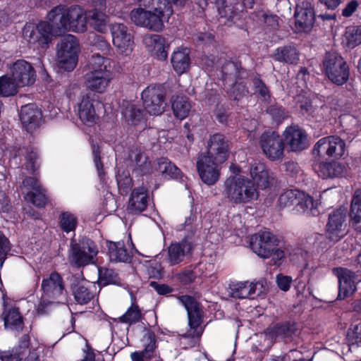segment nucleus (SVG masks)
Masks as SVG:
<instances>
[{"label":"nucleus","instance_id":"f257e3e1","mask_svg":"<svg viewBox=\"0 0 361 361\" xmlns=\"http://www.w3.org/2000/svg\"><path fill=\"white\" fill-rule=\"evenodd\" d=\"M251 179L243 176H231L224 183L223 195L232 204H245L259 197L257 188L264 190L269 187L273 178L266 166L254 161L250 165Z\"/></svg>","mask_w":361,"mask_h":361},{"label":"nucleus","instance_id":"f03ea898","mask_svg":"<svg viewBox=\"0 0 361 361\" xmlns=\"http://www.w3.org/2000/svg\"><path fill=\"white\" fill-rule=\"evenodd\" d=\"M55 37L66 32H82L86 30V17L84 10L79 6L69 8L59 5L54 7L47 16Z\"/></svg>","mask_w":361,"mask_h":361},{"label":"nucleus","instance_id":"7ed1b4c3","mask_svg":"<svg viewBox=\"0 0 361 361\" xmlns=\"http://www.w3.org/2000/svg\"><path fill=\"white\" fill-rule=\"evenodd\" d=\"M152 10L137 8L131 11V20L138 26L160 32L163 30L164 22L168 20L173 13L171 1H163L161 5L150 6Z\"/></svg>","mask_w":361,"mask_h":361},{"label":"nucleus","instance_id":"20e7f679","mask_svg":"<svg viewBox=\"0 0 361 361\" xmlns=\"http://www.w3.org/2000/svg\"><path fill=\"white\" fill-rule=\"evenodd\" d=\"M89 69L85 75L86 87L95 92H104L113 79L111 60L95 54L89 61Z\"/></svg>","mask_w":361,"mask_h":361},{"label":"nucleus","instance_id":"39448f33","mask_svg":"<svg viewBox=\"0 0 361 361\" xmlns=\"http://www.w3.org/2000/svg\"><path fill=\"white\" fill-rule=\"evenodd\" d=\"M324 71L334 84L342 85L349 78V68L344 59L337 53H327L323 60Z\"/></svg>","mask_w":361,"mask_h":361},{"label":"nucleus","instance_id":"423d86ee","mask_svg":"<svg viewBox=\"0 0 361 361\" xmlns=\"http://www.w3.org/2000/svg\"><path fill=\"white\" fill-rule=\"evenodd\" d=\"M79 42L72 35H67L61 38L57 45V57L59 65L66 71H73L78 63Z\"/></svg>","mask_w":361,"mask_h":361},{"label":"nucleus","instance_id":"0eeeda50","mask_svg":"<svg viewBox=\"0 0 361 361\" xmlns=\"http://www.w3.org/2000/svg\"><path fill=\"white\" fill-rule=\"evenodd\" d=\"M97 252L96 245L90 239L83 238L78 243L72 240L69 254L70 262L78 267L94 263Z\"/></svg>","mask_w":361,"mask_h":361},{"label":"nucleus","instance_id":"6e6552de","mask_svg":"<svg viewBox=\"0 0 361 361\" xmlns=\"http://www.w3.org/2000/svg\"><path fill=\"white\" fill-rule=\"evenodd\" d=\"M346 151L345 141L336 135L322 137L314 145V154L319 158L338 159L342 157Z\"/></svg>","mask_w":361,"mask_h":361},{"label":"nucleus","instance_id":"1a4fd4ad","mask_svg":"<svg viewBox=\"0 0 361 361\" xmlns=\"http://www.w3.org/2000/svg\"><path fill=\"white\" fill-rule=\"evenodd\" d=\"M222 164L207 154H198L196 167L201 180L209 186L217 183L221 176Z\"/></svg>","mask_w":361,"mask_h":361},{"label":"nucleus","instance_id":"9d476101","mask_svg":"<svg viewBox=\"0 0 361 361\" xmlns=\"http://www.w3.org/2000/svg\"><path fill=\"white\" fill-rule=\"evenodd\" d=\"M112 42L119 54L128 56L133 49V36L127 25L114 23L109 26Z\"/></svg>","mask_w":361,"mask_h":361},{"label":"nucleus","instance_id":"9b49d317","mask_svg":"<svg viewBox=\"0 0 361 361\" xmlns=\"http://www.w3.org/2000/svg\"><path fill=\"white\" fill-rule=\"evenodd\" d=\"M180 302L184 305L188 312V324L192 331L188 336L200 338L202 330L200 324L202 322V311L200 305L192 297L183 295L178 297Z\"/></svg>","mask_w":361,"mask_h":361},{"label":"nucleus","instance_id":"f8f14e48","mask_svg":"<svg viewBox=\"0 0 361 361\" xmlns=\"http://www.w3.org/2000/svg\"><path fill=\"white\" fill-rule=\"evenodd\" d=\"M250 246L259 257L269 258L275 246H279V240L269 231H259L250 237Z\"/></svg>","mask_w":361,"mask_h":361},{"label":"nucleus","instance_id":"ddd939ff","mask_svg":"<svg viewBox=\"0 0 361 361\" xmlns=\"http://www.w3.org/2000/svg\"><path fill=\"white\" fill-rule=\"evenodd\" d=\"M259 144L263 153L270 160L276 161L283 158L284 143L275 131L264 132L260 137Z\"/></svg>","mask_w":361,"mask_h":361},{"label":"nucleus","instance_id":"4468645a","mask_svg":"<svg viewBox=\"0 0 361 361\" xmlns=\"http://www.w3.org/2000/svg\"><path fill=\"white\" fill-rule=\"evenodd\" d=\"M346 214L344 209H338L329 214L326 225V235L331 241L338 242L346 234Z\"/></svg>","mask_w":361,"mask_h":361},{"label":"nucleus","instance_id":"2eb2a0df","mask_svg":"<svg viewBox=\"0 0 361 361\" xmlns=\"http://www.w3.org/2000/svg\"><path fill=\"white\" fill-rule=\"evenodd\" d=\"M145 111L150 115H161L165 109L166 102L162 91L156 87H147L142 92Z\"/></svg>","mask_w":361,"mask_h":361},{"label":"nucleus","instance_id":"dca6fc26","mask_svg":"<svg viewBox=\"0 0 361 361\" xmlns=\"http://www.w3.org/2000/svg\"><path fill=\"white\" fill-rule=\"evenodd\" d=\"M207 151L201 154H207L219 162H225L229 153L228 141L224 135L216 133L209 137L206 144Z\"/></svg>","mask_w":361,"mask_h":361},{"label":"nucleus","instance_id":"f3484780","mask_svg":"<svg viewBox=\"0 0 361 361\" xmlns=\"http://www.w3.org/2000/svg\"><path fill=\"white\" fill-rule=\"evenodd\" d=\"M9 74L21 87L32 85L36 79L34 68L30 63L23 59L17 60L11 66Z\"/></svg>","mask_w":361,"mask_h":361},{"label":"nucleus","instance_id":"a211bd4d","mask_svg":"<svg viewBox=\"0 0 361 361\" xmlns=\"http://www.w3.org/2000/svg\"><path fill=\"white\" fill-rule=\"evenodd\" d=\"M193 249L194 244L189 238L171 243L167 248L166 261L171 266L177 265L190 257Z\"/></svg>","mask_w":361,"mask_h":361},{"label":"nucleus","instance_id":"6ab92c4d","mask_svg":"<svg viewBox=\"0 0 361 361\" xmlns=\"http://www.w3.org/2000/svg\"><path fill=\"white\" fill-rule=\"evenodd\" d=\"M295 27L300 32H309L312 28L315 13L313 4L309 1H303L297 5L294 15Z\"/></svg>","mask_w":361,"mask_h":361},{"label":"nucleus","instance_id":"aec40b11","mask_svg":"<svg viewBox=\"0 0 361 361\" xmlns=\"http://www.w3.org/2000/svg\"><path fill=\"white\" fill-rule=\"evenodd\" d=\"M334 274L338 280V298L343 300L353 295L356 290L357 276L350 270L338 267L333 270Z\"/></svg>","mask_w":361,"mask_h":361},{"label":"nucleus","instance_id":"412c9836","mask_svg":"<svg viewBox=\"0 0 361 361\" xmlns=\"http://www.w3.org/2000/svg\"><path fill=\"white\" fill-rule=\"evenodd\" d=\"M122 115L125 121L130 126L144 128L146 126V117L140 106L130 101H123Z\"/></svg>","mask_w":361,"mask_h":361},{"label":"nucleus","instance_id":"4be33fe9","mask_svg":"<svg viewBox=\"0 0 361 361\" xmlns=\"http://www.w3.org/2000/svg\"><path fill=\"white\" fill-rule=\"evenodd\" d=\"M29 33L28 40L30 43H38L39 46L44 47L47 46L55 35L53 32V27L49 21H41L31 30L26 28L25 33Z\"/></svg>","mask_w":361,"mask_h":361},{"label":"nucleus","instance_id":"5701e85b","mask_svg":"<svg viewBox=\"0 0 361 361\" xmlns=\"http://www.w3.org/2000/svg\"><path fill=\"white\" fill-rule=\"evenodd\" d=\"M42 290L47 298L56 299L62 295L64 283L62 277L56 272L51 273L42 282Z\"/></svg>","mask_w":361,"mask_h":361},{"label":"nucleus","instance_id":"b1692460","mask_svg":"<svg viewBox=\"0 0 361 361\" xmlns=\"http://www.w3.org/2000/svg\"><path fill=\"white\" fill-rule=\"evenodd\" d=\"M284 139L292 151H300L307 146V135L298 126H289L284 131Z\"/></svg>","mask_w":361,"mask_h":361},{"label":"nucleus","instance_id":"393cba45","mask_svg":"<svg viewBox=\"0 0 361 361\" xmlns=\"http://www.w3.org/2000/svg\"><path fill=\"white\" fill-rule=\"evenodd\" d=\"M143 43L158 59L165 60L167 58L168 46L162 36L157 34L146 35L143 37Z\"/></svg>","mask_w":361,"mask_h":361},{"label":"nucleus","instance_id":"a878e982","mask_svg":"<svg viewBox=\"0 0 361 361\" xmlns=\"http://www.w3.org/2000/svg\"><path fill=\"white\" fill-rule=\"evenodd\" d=\"M77 114L80 121L85 124L91 126L96 122L97 116L94 99L90 94H85L81 97L78 103Z\"/></svg>","mask_w":361,"mask_h":361},{"label":"nucleus","instance_id":"bb28decb","mask_svg":"<svg viewBox=\"0 0 361 361\" xmlns=\"http://www.w3.org/2000/svg\"><path fill=\"white\" fill-rule=\"evenodd\" d=\"M20 121L27 132L33 131L42 123V113L33 104H27L20 109Z\"/></svg>","mask_w":361,"mask_h":361},{"label":"nucleus","instance_id":"cd10ccee","mask_svg":"<svg viewBox=\"0 0 361 361\" xmlns=\"http://www.w3.org/2000/svg\"><path fill=\"white\" fill-rule=\"evenodd\" d=\"M144 350L135 351L130 354L132 361H144L149 360L154 355L156 345V336L154 332L147 330L142 339Z\"/></svg>","mask_w":361,"mask_h":361},{"label":"nucleus","instance_id":"c85d7f7f","mask_svg":"<svg viewBox=\"0 0 361 361\" xmlns=\"http://www.w3.org/2000/svg\"><path fill=\"white\" fill-rule=\"evenodd\" d=\"M149 197L145 187L135 188L128 202V211L136 214L144 211L148 204Z\"/></svg>","mask_w":361,"mask_h":361},{"label":"nucleus","instance_id":"c756f323","mask_svg":"<svg viewBox=\"0 0 361 361\" xmlns=\"http://www.w3.org/2000/svg\"><path fill=\"white\" fill-rule=\"evenodd\" d=\"M220 18H225L228 26L235 24L240 19V12L235 8L231 0H216Z\"/></svg>","mask_w":361,"mask_h":361},{"label":"nucleus","instance_id":"7c9ffc66","mask_svg":"<svg viewBox=\"0 0 361 361\" xmlns=\"http://www.w3.org/2000/svg\"><path fill=\"white\" fill-rule=\"evenodd\" d=\"M171 62L178 74L185 73L190 66V50L188 48H178L173 51Z\"/></svg>","mask_w":361,"mask_h":361},{"label":"nucleus","instance_id":"2f4dec72","mask_svg":"<svg viewBox=\"0 0 361 361\" xmlns=\"http://www.w3.org/2000/svg\"><path fill=\"white\" fill-rule=\"evenodd\" d=\"M5 329L11 331H18L23 329V322L18 308L12 307L4 312Z\"/></svg>","mask_w":361,"mask_h":361},{"label":"nucleus","instance_id":"473e14b6","mask_svg":"<svg viewBox=\"0 0 361 361\" xmlns=\"http://www.w3.org/2000/svg\"><path fill=\"white\" fill-rule=\"evenodd\" d=\"M345 171V167L337 162H322L318 166L317 173L323 178H333L341 176Z\"/></svg>","mask_w":361,"mask_h":361},{"label":"nucleus","instance_id":"72a5a7b5","mask_svg":"<svg viewBox=\"0 0 361 361\" xmlns=\"http://www.w3.org/2000/svg\"><path fill=\"white\" fill-rule=\"evenodd\" d=\"M144 318L142 311L137 304L135 299L132 296L131 305L127 309L126 312L119 317L117 320L118 322L133 325L140 322Z\"/></svg>","mask_w":361,"mask_h":361},{"label":"nucleus","instance_id":"f704fd0d","mask_svg":"<svg viewBox=\"0 0 361 361\" xmlns=\"http://www.w3.org/2000/svg\"><path fill=\"white\" fill-rule=\"evenodd\" d=\"M85 17L94 30L101 33L106 32L109 17L104 13L94 9L89 11L87 16H85Z\"/></svg>","mask_w":361,"mask_h":361},{"label":"nucleus","instance_id":"c9c22d12","mask_svg":"<svg viewBox=\"0 0 361 361\" xmlns=\"http://www.w3.org/2000/svg\"><path fill=\"white\" fill-rule=\"evenodd\" d=\"M299 51L295 47L283 46L277 48L274 54L276 61L290 64L297 63L299 60Z\"/></svg>","mask_w":361,"mask_h":361},{"label":"nucleus","instance_id":"e433bc0d","mask_svg":"<svg viewBox=\"0 0 361 361\" xmlns=\"http://www.w3.org/2000/svg\"><path fill=\"white\" fill-rule=\"evenodd\" d=\"M171 108L174 116L180 120L185 118L191 110V104L185 96L173 97Z\"/></svg>","mask_w":361,"mask_h":361},{"label":"nucleus","instance_id":"4c0bfd02","mask_svg":"<svg viewBox=\"0 0 361 361\" xmlns=\"http://www.w3.org/2000/svg\"><path fill=\"white\" fill-rule=\"evenodd\" d=\"M110 260L114 262H127L130 259V255L126 250L123 242H111L109 245Z\"/></svg>","mask_w":361,"mask_h":361},{"label":"nucleus","instance_id":"58836bf2","mask_svg":"<svg viewBox=\"0 0 361 361\" xmlns=\"http://www.w3.org/2000/svg\"><path fill=\"white\" fill-rule=\"evenodd\" d=\"M129 159L135 165L136 170L145 173L150 169V161L146 154L139 149H132L129 153Z\"/></svg>","mask_w":361,"mask_h":361},{"label":"nucleus","instance_id":"ea45409f","mask_svg":"<svg viewBox=\"0 0 361 361\" xmlns=\"http://www.w3.org/2000/svg\"><path fill=\"white\" fill-rule=\"evenodd\" d=\"M222 78L226 82H234L238 79L243 70L238 62L226 61L222 66Z\"/></svg>","mask_w":361,"mask_h":361},{"label":"nucleus","instance_id":"a19ab883","mask_svg":"<svg viewBox=\"0 0 361 361\" xmlns=\"http://www.w3.org/2000/svg\"><path fill=\"white\" fill-rule=\"evenodd\" d=\"M350 216L355 229L361 232V192L353 197Z\"/></svg>","mask_w":361,"mask_h":361},{"label":"nucleus","instance_id":"79ce46f5","mask_svg":"<svg viewBox=\"0 0 361 361\" xmlns=\"http://www.w3.org/2000/svg\"><path fill=\"white\" fill-rule=\"evenodd\" d=\"M19 87L21 86L12 79L10 74L0 77V96H13L18 92Z\"/></svg>","mask_w":361,"mask_h":361},{"label":"nucleus","instance_id":"37998d69","mask_svg":"<svg viewBox=\"0 0 361 361\" xmlns=\"http://www.w3.org/2000/svg\"><path fill=\"white\" fill-rule=\"evenodd\" d=\"M343 42L349 49L361 44V26H350L346 28Z\"/></svg>","mask_w":361,"mask_h":361},{"label":"nucleus","instance_id":"c03bdc74","mask_svg":"<svg viewBox=\"0 0 361 361\" xmlns=\"http://www.w3.org/2000/svg\"><path fill=\"white\" fill-rule=\"evenodd\" d=\"M98 282L101 286L108 284L121 285L118 274L111 269L102 267L99 269Z\"/></svg>","mask_w":361,"mask_h":361},{"label":"nucleus","instance_id":"a18cd8bd","mask_svg":"<svg viewBox=\"0 0 361 361\" xmlns=\"http://www.w3.org/2000/svg\"><path fill=\"white\" fill-rule=\"evenodd\" d=\"M158 170L163 176L171 178H178L180 174V169L166 158H161L159 160Z\"/></svg>","mask_w":361,"mask_h":361},{"label":"nucleus","instance_id":"49530a36","mask_svg":"<svg viewBox=\"0 0 361 361\" xmlns=\"http://www.w3.org/2000/svg\"><path fill=\"white\" fill-rule=\"evenodd\" d=\"M73 293L75 301L80 305L88 303L94 297L92 292L82 284L75 285Z\"/></svg>","mask_w":361,"mask_h":361},{"label":"nucleus","instance_id":"de8ad7c7","mask_svg":"<svg viewBox=\"0 0 361 361\" xmlns=\"http://www.w3.org/2000/svg\"><path fill=\"white\" fill-rule=\"evenodd\" d=\"M25 198L38 207H44L49 201L47 190L44 188H41L39 191L28 192Z\"/></svg>","mask_w":361,"mask_h":361},{"label":"nucleus","instance_id":"09e8293b","mask_svg":"<svg viewBox=\"0 0 361 361\" xmlns=\"http://www.w3.org/2000/svg\"><path fill=\"white\" fill-rule=\"evenodd\" d=\"M297 202L295 209L299 213H305L312 210L314 207L313 198L309 195L300 191L299 195L297 197Z\"/></svg>","mask_w":361,"mask_h":361},{"label":"nucleus","instance_id":"8fccbe9b","mask_svg":"<svg viewBox=\"0 0 361 361\" xmlns=\"http://www.w3.org/2000/svg\"><path fill=\"white\" fill-rule=\"evenodd\" d=\"M231 295L235 298H251V288L249 282H238L230 286Z\"/></svg>","mask_w":361,"mask_h":361},{"label":"nucleus","instance_id":"3c124183","mask_svg":"<svg viewBox=\"0 0 361 361\" xmlns=\"http://www.w3.org/2000/svg\"><path fill=\"white\" fill-rule=\"evenodd\" d=\"M300 190H288L283 192L279 198L278 204L281 208L293 207L295 209V204L298 202L297 197L299 195Z\"/></svg>","mask_w":361,"mask_h":361},{"label":"nucleus","instance_id":"603ef678","mask_svg":"<svg viewBox=\"0 0 361 361\" xmlns=\"http://www.w3.org/2000/svg\"><path fill=\"white\" fill-rule=\"evenodd\" d=\"M117 184L120 193L122 195L128 194L133 186L132 178L130 174L126 171H118L116 176Z\"/></svg>","mask_w":361,"mask_h":361},{"label":"nucleus","instance_id":"864d4df0","mask_svg":"<svg viewBox=\"0 0 361 361\" xmlns=\"http://www.w3.org/2000/svg\"><path fill=\"white\" fill-rule=\"evenodd\" d=\"M61 228L66 233L73 231L78 223L76 217L68 212L61 213L59 216Z\"/></svg>","mask_w":361,"mask_h":361},{"label":"nucleus","instance_id":"5fc2aeb1","mask_svg":"<svg viewBox=\"0 0 361 361\" xmlns=\"http://www.w3.org/2000/svg\"><path fill=\"white\" fill-rule=\"evenodd\" d=\"M269 334L272 338H290L293 334V329L287 324H276L268 329Z\"/></svg>","mask_w":361,"mask_h":361},{"label":"nucleus","instance_id":"6e6d98bb","mask_svg":"<svg viewBox=\"0 0 361 361\" xmlns=\"http://www.w3.org/2000/svg\"><path fill=\"white\" fill-rule=\"evenodd\" d=\"M25 158V167L27 170L35 174L40 165L37 152L33 149H27Z\"/></svg>","mask_w":361,"mask_h":361},{"label":"nucleus","instance_id":"4d7b16f0","mask_svg":"<svg viewBox=\"0 0 361 361\" xmlns=\"http://www.w3.org/2000/svg\"><path fill=\"white\" fill-rule=\"evenodd\" d=\"M341 123L349 131H357L360 123V118L351 114H344L340 117Z\"/></svg>","mask_w":361,"mask_h":361},{"label":"nucleus","instance_id":"13d9d810","mask_svg":"<svg viewBox=\"0 0 361 361\" xmlns=\"http://www.w3.org/2000/svg\"><path fill=\"white\" fill-rule=\"evenodd\" d=\"M267 111L276 123H281L288 116V113L284 110V109L281 106L277 104L270 106L267 109Z\"/></svg>","mask_w":361,"mask_h":361},{"label":"nucleus","instance_id":"bf43d9fd","mask_svg":"<svg viewBox=\"0 0 361 361\" xmlns=\"http://www.w3.org/2000/svg\"><path fill=\"white\" fill-rule=\"evenodd\" d=\"M228 93L231 99L238 101L247 93V90L243 82H238L235 80Z\"/></svg>","mask_w":361,"mask_h":361},{"label":"nucleus","instance_id":"052dcab7","mask_svg":"<svg viewBox=\"0 0 361 361\" xmlns=\"http://www.w3.org/2000/svg\"><path fill=\"white\" fill-rule=\"evenodd\" d=\"M252 85L255 92L258 94L262 99L267 101L269 99V91L261 79L259 78H254L252 79Z\"/></svg>","mask_w":361,"mask_h":361},{"label":"nucleus","instance_id":"680f3d73","mask_svg":"<svg viewBox=\"0 0 361 361\" xmlns=\"http://www.w3.org/2000/svg\"><path fill=\"white\" fill-rule=\"evenodd\" d=\"M58 303L59 302L49 301L42 298L36 308V311L39 315H44L48 314L49 312L52 311L54 306Z\"/></svg>","mask_w":361,"mask_h":361},{"label":"nucleus","instance_id":"e2e57ef3","mask_svg":"<svg viewBox=\"0 0 361 361\" xmlns=\"http://www.w3.org/2000/svg\"><path fill=\"white\" fill-rule=\"evenodd\" d=\"M250 287L252 289L250 291L251 298H255V295H261L267 290V281L265 280H260L256 283H249Z\"/></svg>","mask_w":361,"mask_h":361},{"label":"nucleus","instance_id":"0e129e2a","mask_svg":"<svg viewBox=\"0 0 361 361\" xmlns=\"http://www.w3.org/2000/svg\"><path fill=\"white\" fill-rule=\"evenodd\" d=\"M10 243L2 231H0V262L4 263L6 256L10 251Z\"/></svg>","mask_w":361,"mask_h":361},{"label":"nucleus","instance_id":"69168bd1","mask_svg":"<svg viewBox=\"0 0 361 361\" xmlns=\"http://www.w3.org/2000/svg\"><path fill=\"white\" fill-rule=\"evenodd\" d=\"M91 44L97 49L102 51L106 52L109 50V44L102 36L93 35Z\"/></svg>","mask_w":361,"mask_h":361},{"label":"nucleus","instance_id":"338daca9","mask_svg":"<svg viewBox=\"0 0 361 361\" xmlns=\"http://www.w3.org/2000/svg\"><path fill=\"white\" fill-rule=\"evenodd\" d=\"M23 185L30 191H39L42 188L41 183L36 177H27L23 181Z\"/></svg>","mask_w":361,"mask_h":361},{"label":"nucleus","instance_id":"774afa93","mask_svg":"<svg viewBox=\"0 0 361 361\" xmlns=\"http://www.w3.org/2000/svg\"><path fill=\"white\" fill-rule=\"evenodd\" d=\"M21 352L0 351V360L1 361H20L22 359Z\"/></svg>","mask_w":361,"mask_h":361}]
</instances>
